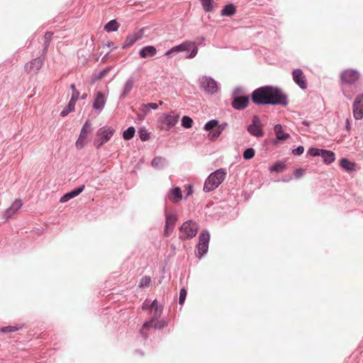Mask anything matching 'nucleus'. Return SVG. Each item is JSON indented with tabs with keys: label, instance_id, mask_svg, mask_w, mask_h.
Returning a JSON list of instances; mask_svg holds the SVG:
<instances>
[{
	"label": "nucleus",
	"instance_id": "f257e3e1",
	"mask_svg": "<svg viewBox=\"0 0 363 363\" xmlns=\"http://www.w3.org/2000/svg\"><path fill=\"white\" fill-rule=\"evenodd\" d=\"M252 101L257 105L286 106V96L283 92H252Z\"/></svg>",
	"mask_w": 363,
	"mask_h": 363
},
{
	"label": "nucleus",
	"instance_id": "f03ea898",
	"mask_svg": "<svg viewBox=\"0 0 363 363\" xmlns=\"http://www.w3.org/2000/svg\"><path fill=\"white\" fill-rule=\"evenodd\" d=\"M226 174L227 172L224 168H220L211 173L204 182L203 191L211 192L218 188L224 181Z\"/></svg>",
	"mask_w": 363,
	"mask_h": 363
},
{
	"label": "nucleus",
	"instance_id": "7ed1b4c3",
	"mask_svg": "<svg viewBox=\"0 0 363 363\" xmlns=\"http://www.w3.org/2000/svg\"><path fill=\"white\" fill-rule=\"evenodd\" d=\"M198 230V224L192 220H188L179 228V238L181 240L192 239L196 235Z\"/></svg>",
	"mask_w": 363,
	"mask_h": 363
},
{
	"label": "nucleus",
	"instance_id": "20e7f679",
	"mask_svg": "<svg viewBox=\"0 0 363 363\" xmlns=\"http://www.w3.org/2000/svg\"><path fill=\"white\" fill-rule=\"evenodd\" d=\"M210 238V233L208 230H203L200 233L199 236V242L196 245L195 249L196 256L199 259H201L207 254Z\"/></svg>",
	"mask_w": 363,
	"mask_h": 363
},
{
	"label": "nucleus",
	"instance_id": "39448f33",
	"mask_svg": "<svg viewBox=\"0 0 363 363\" xmlns=\"http://www.w3.org/2000/svg\"><path fill=\"white\" fill-rule=\"evenodd\" d=\"M241 92H233L231 105L235 110L241 111L245 109L249 104L250 98L248 96L240 94Z\"/></svg>",
	"mask_w": 363,
	"mask_h": 363
},
{
	"label": "nucleus",
	"instance_id": "423d86ee",
	"mask_svg": "<svg viewBox=\"0 0 363 363\" xmlns=\"http://www.w3.org/2000/svg\"><path fill=\"white\" fill-rule=\"evenodd\" d=\"M247 132L252 136L261 138L264 135L262 124L258 116H254L252 123L247 128Z\"/></svg>",
	"mask_w": 363,
	"mask_h": 363
},
{
	"label": "nucleus",
	"instance_id": "0eeeda50",
	"mask_svg": "<svg viewBox=\"0 0 363 363\" xmlns=\"http://www.w3.org/2000/svg\"><path fill=\"white\" fill-rule=\"evenodd\" d=\"M352 113L357 121L363 118V93L356 96L352 104Z\"/></svg>",
	"mask_w": 363,
	"mask_h": 363
},
{
	"label": "nucleus",
	"instance_id": "6e6552de",
	"mask_svg": "<svg viewBox=\"0 0 363 363\" xmlns=\"http://www.w3.org/2000/svg\"><path fill=\"white\" fill-rule=\"evenodd\" d=\"M43 65V60L40 57H36L27 62L24 66L25 72L30 75H35Z\"/></svg>",
	"mask_w": 363,
	"mask_h": 363
},
{
	"label": "nucleus",
	"instance_id": "1a4fd4ad",
	"mask_svg": "<svg viewBox=\"0 0 363 363\" xmlns=\"http://www.w3.org/2000/svg\"><path fill=\"white\" fill-rule=\"evenodd\" d=\"M115 132V129L111 126L104 125L96 131V137L102 140V143L105 142L106 143L111 140Z\"/></svg>",
	"mask_w": 363,
	"mask_h": 363
},
{
	"label": "nucleus",
	"instance_id": "9d476101",
	"mask_svg": "<svg viewBox=\"0 0 363 363\" xmlns=\"http://www.w3.org/2000/svg\"><path fill=\"white\" fill-rule=\"evenodd\" d=\"M359 79V74L357 70L348 69L344 70L340 74L342 83L354 84Z\"/></svg>",
	"mask_w": 363,
	"mask_h": 363
},
{
	"label": "nucleus",
	"instance_id": "9b49d317",
	"mask_svg": "<svg viewBox=\"0 0 363 363\" xmlns=\"http://www.w3.org/2000/svg\"><path fill=\"white\" fill-rule=\"evenodd\" d=\"M79 92H72V97L68 102L67 105L61 111L60 116L62 117H65L69 113L74 111L75 104L77 101L79 99Z\"/></svg>",
	"mask_w": 363,
	"mask_h": 363
},
{
	"label": "nucleus",
	"instance_id": "f8f14e48",
	"mask_svg": "<svg viewBox=\"0 0 363 363\" xmlns=\"http://www.w3.org/2000/svg\"><path fill=\"white\" fill-rule=\"evenodd\" d=\"M201 88L206 91H216L218 89L217 82L211 77L203 76L199 79Z\"/></svg>",
	"mask_w": 363,
	"mask_h": 363
},
{
	"label": "nucleus",
	"instance_id": "ddd939ff",
	"mask_svg": "<svg viewBox=\"0 0 363 363\" xmlns=\"http://www.w3.org/2000/svg\"><path fill=\"white\" fill-rule=\"evenodd\" d=\"M294 81L302 89L307 88V82L306 76L300 69H296L292 72Z\"/></svg>",
	"mask_w": 363,
	"mask_h": 363
},
{
	"label": "nucleus",
	"instance_id": "4468645a",
	"mask_svg": "<svg viewBox=\"0 0 363 363\" xmlns=\"http://www.w3.org/2000/svg\"><path fill=\"white\" fill-rule=\"evenodd\" d=\"M106 96L104 92H97L93 102V108L101 112L105 106Z\"/></svg>",
	"mask_w": 363,
	"mask_h": 363
},
{
	"label": "nucleus",
	"instance_id": "2eb2a0df",
	"mask_svg": "<svg viewBox=\"0 0 363 363\" xmlns=\"http://www.w3.org/2000/svg\"><path fill=\"white\" fill-rule=\"evenodd\" d=\"M85 189V185L82 184L72 191L65 194L60 199L61 203H65L69 200L79 195Z\"/></svg>",
	"mask_w": 363,
	"mask_h": 363
},
{
	"label": "nucleus",
	"instance_id": "dca6fc26",
	"mask_svg": "<svg viewBox=\"0 0 363 363\" xmlns=\"http://www.w3.org/2000/svg\"><path fill=\"white\" fill-rule=\"evenodd\" d=\"M177 220V216L175 213H165V226H164V235H169L168 230L170 228L173 230L174 225Z\"/></svg>",
	"mask_w": 363,
	"mask_h": 363
},
{
	"label": "nucleus",
	"instance_id": "f3484780",
	"mask_svg": "<svg viewBox=\"0 0 363 363\" xmlns=\"http://www.w3.org/2000/svg\"><path fill=\"white\" fill-rule=\"evenodd\" d=\"M162 118V123L167 125L169 130L177 123L179 116L177 114L164 113Z\"/></svg>",
	"mask_w": 363,
	"mask_h": 363
},
{
	"label": "nucleus",
	"instance_id": "a211bd4d",
	"mask_svg": "<svg viewBox=\"0 0 363 363\" xmlns=\"http://www.w3.org/2000/svg\"><path fill=\"white\" fill-rule=\"evenodd\" d=\"M168 199L173 203H178L182 199V192L179 187L171 189L167 194Z\"/></svg>",
	"mask_w": 363,
	"mask_h": 363
},
{
	"label": "nucleus",
	"instance_id": "6ab92c4d",
	"mask_svg": "<svg viewBox=\"0 0 363 363\" xmlns=\"http://www.w3.org/2000/svg\"><path fill=\"white\" fill-rule=\"evenodd\" d=\"M163 102L162 101H159V104L157 103H147V104H143L140 106V111L142 113V118H143L150 111V109H157L158 108L159 105H162Z\"/></svg>",
	"mask_w": 363,
	"mask_h": 363
},
{
	"label": "nucleus",
	"instance_id": "aec40b11",
	"mask_svg": "<svg viewBox=\"0 0 363 363\" xmlns=\"http://www.w3.org/2000/svg\"><path fill=\"white\" fill-rule=\"evenodd\" d=\"M228 123L225 122L221 124L218 123V125L216 127L217 128L213 131L209 133V138L211 141L216 140L223 133L225 128L228 126Z\"/></svg>",
	"mask_w": 363,
	"mask_h": 363
},
{
	"label": "nucleus",
	"instance_id": "412c9836",
	"mask_svg": "<svg viewBox=\"0 0 363 363\" xmlns=\"http://www.w3.org/2000/svg\"><path fill=\"white\" fill-rule=\"evenodd\" d=\"M274 130L276 134V139L279 141H284L290 138L289 133H284L283 127L281 124L275 125Z\"/></svg>",
	"mask_w": 363,
	"mask_h": 363
},
{
	"label": "nucleus",
	"instance_id": "4be33fe9",
	"mask_svg": "<svg viewBox=\"0 0 363 363\" xmlns=\"http://www.w3.org/2000/svg\"><path fill=\"white\" fill-rule=\"evenodd\" d=\"M151 165L156 169H162L167 165V161L162 157H155L152 162Z\"/></svg>",
	"mask_w": 363,
	"mask_h": 363
},
{
	"label": "nucleus",
	"instance_id": "5701e85b",
	"mask_svg": "<svg viewBox=\"0 0 363 363\" xmlns=\"http://www.w3.org/2000/svg\"><path fill=\"white\" fill-rule=\"evenodd\" d=\"M157 53V50L154 46L147 45L144 47L140 51V56L143 58H146L148 57H153Z\"/></svg>",
	"mask_w": 363,
	"mask_h": 363
},
{
	"label": "nucleus",
	"instance_id": "b1692460",
	"mask_svg": "<svg viewBox=\"0 0 363 363\" xmlns=\"http://www.w3.org/2000/svg\"><path fill=\"white\" fill-rule=\"evenodd\" d=\"M320 157H322L323 159V162L325 164H330L335 160V153L333 151L323 149Z\"/></svg>",
	"mask_w": 363,
	"mask_h": 363
},
{
	"label": "nucleus",
	"instance_id": "393cba45",
	"mask_svg": "<svg viewBox=\"0 0 363 363\" xmlns=\"http://www.w3.org/2000/svg\"><path fill=\"white\" fill-rule=\"evenodd\" d=\"M141 35L138 33H134L127 36L125 41L123 45V48L132 46L137 40L141 38Z\"/></svg>",
	"mask_w": 363,
	"mask_h": 363
},
{
	"label": "nucleus",
	"instance_id": "a878e982",
	"mask_svg": "<svg viewBox=\"0 0 363 363\" xmlns=\"http://www.w3.org/2000/svg\"><path fill=\"white\" fill-rule=\"evenodd\" d=\"M340 167L346 172H350L355 169V163L347 158H342L340 161Z\"/></svg>",
	"mask_w": 363,
	"mask_h": 363
},
{
	"label": "nucleus",
	"instance_id": "bb28decb",
	"mask_svg": "<svg viewBox=\"0 0 363 363\" xmlns=\"http://www.w3.org/2000/svg\"><path fill=\"white\" fill-rule=\"evenodd\" d=\"M152 324L148 323L147 321L145 322L141 328L140 329V334L143 337L144 340H147L149 337L150 330L152 328Z\"/></svg>",
	"mask_w": 363,
	"mask_h": 363
},
{
	"label": "nucleus",
	"instance_id": "cd10ccee",
	"mask_svg": "<svg viewBox=\"0 0 363 363\" xmlns=\"http://www.w3.org/2000/svg\"><path fill=\"white\" fill-rule=\"evenodd\" d=\"M286 168V165L284 162H277L270 166L269 170L271 172H282Z\"/></svg>",
	"mask_w": 363,
	"mask_h": 363
},
{
	"label": "nucleus",
	"instance_id": "c85d7f7f",
	"mask_svg": "<svg viewBox=\"0 0 363 363\" xmlns=\"http://www.w3.org/2000/svg\"><path fill=\"white\" fill-rule=\"evenodd\" d=\"M192 46H194V42L185 41L179 45L174 46V50H176V52H182V51L188 50L189 49L192 48Z\"/></svg>",
	"mask_w": 363,
	"mask_h": 363
},
{
	"label": "nucleus",
	"instance_id": "c756f323",
	"mask_svg": "<svg viewBox=\"0 0 363 363\" xmlns=\"http://www.w3.org/2000/svg\"><path fill=\"white\" fill-rule=\"evenodd\" d=\"M135 133V128L133 126H130L125 130L123 131V138L125 140H129L134 137Z\"/></svg>",
	"mask_w": 363,
	"mask_h": 363
},
{
	"label": "nucleus",
	"instance_id": "7c9ffc66",
	"mask_svg": "<svg viewBox=\"0 0 363 363\" xmlns=\"http://www.w3.org/2000/svg\"><path fill=\"white\" fill-rule=\"evenodd\" d=\"M235 13V7L233 4L226 5L221 11V15L230 16Z\"/></svg>",
	"mask_w": 363,
	"mask_h": 363
},
{
	"label": "nucleus",
	"instance_id": "2f4dec72",
	"mask_svg": "<svg viewBox=\"0 0 363 363\" xmlns=\"http://www.w3.org/2000/svg\"><path fill=\"white\" fill-rule=\"evenodd\" d=\"M118 28L119 25L116 20H112L109 21L104 26V29L107 32L116 31L118 29Z\"/></svg>",
	"mask_w": 363,
	"mask_h": 363
},
{
	"label": "nucleus",
	"instance_id": "473e14b6",
	"mask_svg": "<svg viewBox=\"0 0 363 363\" xmlns=\"http://www.w3.org/2000/svg\"><path fill=\"white\" fill-rule=\"evenodd\" d=\"M162 311L163 308H156L155 309H153L152 315L147 322L153 325V323L161 317Z\"/></svg>",
	"mask_w": 363,
	"mask_h": 363
},
{
	"label": "nucleus",
	"instance_id": "72a5a7b5",
	"mask_svg": "<svg viewBox=\"0 0 363 363\" xmlns=\"http://www.w3.org/2000/svg\"><path fill=\"white\" fill-rule=\"evenodd\" d=\"M91 130V124L89 121H86L82 126L79 135L81 138H86L89 133Z\"/></svg>",
	"mask_w": 363,
	"mask_h": 363
},
{
	"label": "nucleus",
	"instance_id": "f704fd0d",
	"mask_svg": "<svg viewBox=\"0 0 363 363\" xmlns=\"http://www.w3.org/2000/svg\"><path fill=\"white\" fill-rule=\"evenodd\" d=\"M218 123L217 119L210 120L204 125L203 129L206 131H213L218 125Z\"/></svg>",
	"mask_w": 363,
	"mask_h": 363
},
{
	"label": "nucleus",
	"instance_id": "c9c22d12",
	"mask_svg": "<svg viewBox=\"0 0 363 363\" xmlns=\"http://www.w3.org/2000/svg\"><path fill=\"white\" fill-rule=\"evenodd\" d=\"M23 327V325H21L19 326L9 325V326L1 328L0 331L4 333H13V332H15V331L22 329Z\"/></svg>",
	"mask_w": 363,
	"mask_h": 363
},
{
	"label": "nucleus",
	"instance_id": "e433bc0d",
	"mask_svg": "<svg viewBox=\"0 0 363 363\" xmlns=\"http://www.w3.org/2000/svg\"><path fill=\"white\" fill-rule=\"evenodd\" d=\"M22 206V202L19 199H16L11 206L7 209L6 213L10 212L14 213Z\"/></svg>",
	"mask_w": 363,
	"mask_h": 363
},
{
	"label": "nucleus",
	"instance_id": "4c0bfd02",
	"mask_svg": "<svg viewBox=\"0 0 363 363\" xmlns=\"http://www.w3.org/2000/svg\"><path fill=\"white\" fill-rule=\"evenodd\" d=\"M168 325V321L166 319H157L152 325V328L157 329V330H161L165 327H167Z\"/></svg>",
	"mask_w": 363,
	"mask_h": 363
},
{
	"label": "nucleus",
	"instance_id": "58836bf2",
	"mask_svg": "<svg viewBox=\"0 0 363 363\" xmlns=\"http://www.w3.org/2000/svg\"><path fill=\"white\" fill-rule=\"evenodd\" d=\"M255 155V151L252 147L246 148L242 154V157L245 160L252 159Z\"/></svg>",
	"mask_w": 363,
	"mask_h": 363
},
{
	"label": "nucleus",
	"instance_id": "ea45409f",
	"mask_svg": "<svg viewBox=\"0 0 363 363\" xmlns=\"http://www.w3.org/2000/svg\"><path fill=\"white\" fill-rule=\"evenodd\" d=\"M201 1V5H202V7H203V9L206 11V12H210L213 10V0H200Z\"/></svg>",
	"mask_w": 363,
	"mask_h": 363
},
{
	"label": "nucleus",
	"instance_id": "a19ab883",
	"mask_svg": "<svg viewBox=\"0 0 363 363\" xmlns=\"http://www.w3.org/2000/svg\"><path fill=\"white\" fill-rule=\"evenodd\" d=\"M193 125V120L191 117L187 116H184L182 118V126L185 128H189Z\"/></svg>",
	"mask_w": 363,
	"mask_h": 363
},
{
	"label": "nucleus",
	"instance_id": "79ce46f5",
	"mask_svg": "<svg viewBox=\"0 0 363 363\" xmlns=\"http://www.w3.org/2000/svg\"><path fill=\"white\" fill-rule=\"evenodd\" d=\"M151 283V277L149 276H144L141 278L138 287L139 288H144V287H148Z\"/></svg>",
	"mask_w": 363,
	"mask_h": 363
},
{
	"label": "nucleus",
	"instance_id": "37998d69",
	"mask_svg": "<svg viewBox=\"0 0 363 363\" xmlns=\"http://www.w3.org/2000/svg\"><path fill=\"white\" fill-rule=\"evenodd\" d=\"M140 139L145 142L150 139V133L145 128H140L138 131Z\"/></svg>",
	"mask_w": 363,
	"mask_h": 363
},
{
	"label": "nucleus",
	"instance_id": "c03bdc74",
	"mask_svg": "<svg viewBox=\"0 0 363 363\" xmlns=\"http://www.w3.org/2000/svg\"><path fill=\"white\" fill-rule=\"evenodd\" d=\"M52 33L47 32L44 35V52H46L51 41Z\"/></svg>",
	"mask_w": 363,
	"mask_h": 363
},
{
	"label": "nucleus",
	"instance_id": "a18cd8bd",
	"mask_svg": "<svg viewBox=\"0 0 363 363\" xmlns=\"http://www.w3.org/2000/svg\"><path fill=\"white\" fill-rule=\"evenodd\" d=\"M323 149H318L315 147H310L307 152V154L311 157H318L321 155Z\"/></svg>",
	"mask_w": 363,
	"mask_h": 363
},
{
	"label": "nucleus",
	"instance_id": "49530a36",
	"mask_svg": "<svg viewBox=\"0 0 363 363\" xmlns=\"http://www.w3.org/2000/svg\"><path fill=\"white\" fill-rule=\"evenodd\" d=\"M186 295H187V291L186 290V289H184V288L181 289L180 291H179V305L184 304V303L186 300Z\"/></svg>",
	"mask_w": 363,
	"mask_h": 363
},
{
	"label": "nucleus",
	"instance_id": "de8ad7c7",
	"mask_svg": "<svg viewBox=\"0 0 363 363\" xmlns=\"http://www.w3.org/2000/svg\"><path fill=\"white\" fill-rule=\"evenodd\" d=\"M304 152V147L303 145H299L296 148L293 149L291 152L294 155L299 156L301 155Z\"/></svg>",
	"mask_w": 363,
	"mask_h": 363
},
{
	"label": "nucleus",
	"instance_id": "09e8293b",
	"mask_svg": "<svg viewBox=\"0 0 363 363\" xmlns=\"http://www.w3.org/2000/svg\"><path fill=\"white\" fill-rule=\"evenodd\" d=\"M86 138H81V135H79L77 140L76 141V147L78 149H82L84 147L85 145V143H84V140H85Z\"/></svg>",
	"mask_w": 363,
	"mask_h": 363
},
{
	"label": "nucleus",
	"instance_id": "8fccbe9b",
	"mask_svg": "<svg viewBox=\"0 0 363 363\" xmlns=\"http://www.w3.org/2000/svg\"><path fill=\"white\" fill-rule=\"evenodd\" d=\"M109 71H110V67H107V68L104 69V70L101 71L98 74L95 75V79H101L104 78Z\"/></svg>",
	"mask_w": 363,
	"mask_h": 363
},
{
	"label": "nucleus",
	"instance_id": "3c124183",
	"mask_svg": "<svg viewBox=\"0 0 363 363\" xmlns=\"http://www.w3.org/2000/svg\"><path fill=\"white\" fill-rule=\"evenodd\" d=\"M304 174V170L302 168H297L294 171V177L296 179L302 177Z\"/></svg>",
	"mask_w": 363,
	"mask_h": 363
},
{
	"label": "nucleus",
	"instance_id": "603ef678",
	"mask_svg": "<svg viewBox=\"0 0 363 363\" xmlns=\"http://www.w3.org/2000/svg\"><path fill=\"white\" fill-rule=\"evenodd\" d=\"M134 80L129 79L125 85V91H130L133 88Z\"/></svg>",
	"mask_w": 363,
	"mask_h": 363
},
{
	"label": "nucleus",
	"instance_id": "864d4df0",
	"mask_svg": "<svg viewBox=\"0 0 363 363\" xmlns=\"http://www.w3.org/2000/svg\"><path fill=\"white\" fill-rule=\"evenodd\" d=\"M255 91H279L277 88H274L271 86H265L255 89Z\"/></svg>",
	"mask_w": 363,
	"mask_h": 363
},
{
	"label": "nucleus",
	"instance_id": "5fc2aeb1",
	"mask_svg": "<svg viewBox=\"0 0 363 363\" xmlns=\"http://www.w3.org/2000/svg\"><path fill=\"white\" fill-rule=\"evenodd\" d=\"M150 307H151V308H152V309H155L156 308H163V306L160 305L158 303V301L157 299H155L151 302V303L150 304Z\"/></svg>",
	"mask_w": 363,
	"mask_h": 363
},
{
	"label": "nucleus",
	"instance_id": "6e6d98bb",
	"mask_svg": "<svg viewBox=\"0 0 363 363\" xmlns=\"http://www.w3.org/2000/svg\"><path fill=\"white\" fill-rule=\"evenodd\" d=\"M94 146L97 150H99L104 144H106L105 142L102 143V140H100L97 138L94 141Z\"/></svg>",
	"mask_w": 363,
	"mask_h": 363
},
{
	"label": "nucleus",
	"instance_id": "4d7b16f0",
	"mask_svg": "<svg viewBox=\"0 0 363 363\" xmlns=\"http://www.w3.org/2000/svg\"><path fill=\"white\" fill-rule=\"evenodd\" d=\"M192 48H193V50H191V53L188 56L189 58L194 57L196 55L197 52H198V49H197V48L196 47L195 45H194V46H192Z\"/></svg>",
	"mask_w": 363,
	"mask_h": 363
},
{
	"label": "nucleus",
	"instance_id": "13d9d810",
	"mask_svg": "<svg viewBox=\"0 0 363 363\" xmlns=\"http://www.w3.org/2000/svg\"><path fill=\"white\" fill-rule=\"evenodd\" d=\"M191 194H193V187L191 185H189L186 187V196H190Z\"/></svg>",
	"mask_w": 363,
	"mask_h": 363
},
{
	"label": "nucleus",
	"instance_id": "bf43d9fd",
	"mask_svg": "<svg viewBox=\"0 0 363 363\" xmlns=\"http://www.w3.org/2000/svg\"><path fill=\"white\" fill-rule=\"evenodd\" d=\"M345 128L347 130H350L351 129V125L349 119L346 120Z\"/></svg>",
	"mask_w": 363,
	"mask_h": 363
},
{
	"label": "nucleus",
	"instance_id": "052dcab7",
	"mask_svg": "<svg viewBox=\"0 0 363 363\" xmlns=\"http://www.w3.org/2000/svg\"><path fill=\"white\" fill-rule=\"evenodd\" d=\"M150 308H151V307H150V305H147L145 302L143 303V310H149Z\"/></svg>",
	"mask_w": 363,
	"mask_h": 363
},
{
	"label": "nucleus",
	"instance_id": "680f3d73",
	"mask_svg": "<svg viewBox=\"0 0 363 363\" xmlns=\"http://www.w3.org/2000/svg\"><path fill=\"white\" fill-rule=\"evenodd\" d=\"M173 52H176V50H174V47H173L172 49L169 50L165 53V55H171V54H172V53H173Z\"/></svg>",
	"mask_w": 363,
	"mask_h": 363
},
{
	"label": "nucleus",
	"instance_id": "e2e57ef3",
	"mask_svg": "<svg viewBox=\"0 0 363 363\" xmlns=\"http://www.w3.org/2000/svg\"><path fill=\"white\" fill-rule=\"evenodd\" d=\"M302 124L306 125V126H309L311 123H310V122L308 121H303L302 122Z\"/></svg>",
	"mask_w": 363,
	"mask_h": 363
},
{
	"label": "nucleus",
	"instance_id": "0e129e2a",
	"mask_svg": "<svg viewBox=\"0 0 363 363\" xmlns=\"http://www.w3.org/2000/svg\"><path fill=\"white\" fill-rule=\"evenodd\" d=\"M127 92H121V94L120 96L121 99L125 98L126 96Z\"/></svg>",
	"mask_w": 363,
	"mask_h": 363
},
{
	"label": "nucleus",
	"instance_id": "69168bd1",
	"mask_svg": "<svg viewBox=\"0 0 363 363\" xmlns=\"http://www.w3.org/2000/svg\"><path fill=\"white\" fill-rule=\"evenodd\" d=\"M135 353H138L140 355H143V352L141 350H135Z\"/></svg>",
	"mask_w": 363,
	"mask_h": 363
},
{
	"label": "nucleus",
	"instance_id": "338daca9",
	"mask_svg": "<svg viewBox=\"0 0 363 363\" xmlns=\"http://www.w3.org/2000/svg\"><path fill=\"white\" fill-rule=\"evenodd\" d=\"M86 96H87L86 94V93H84V94L82 96V99H86Z\"/></svg>",
	"mask_w": 363,
	"mask_h": 363
},
{
	"label": "nucleus",
	"instance_id": "774afa93",
	"mask_svg": "<svg viewBox=\"0 0 363 363\" xmlns=\"http://www.w3.org/2000/svg\"><path fill=\"white\" fill-rule=\"evenodd\" d=\"M71 88H72V89H75L74 85V84H72V85H71Z\"/></svg>",
	"mask_w": 363,
	"mask_h": 363
}]
</instances>
